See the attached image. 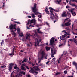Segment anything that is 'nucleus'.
Wrapping results in <instances>:
<instances>
[{
  "instance_id": "obj_1",
  "label": "nucleus",
  "mask_w": 77,
  "mask_h": 77,
  "mask_svg": "<svg viewBox=\"0 0 77 77\" xmlns=\"http://www.w3.org/2000/svg\"><path fill=\"white\" fill-rule=\"evenodd\" d=\"M49 9L50 10V12L51 13V14H52V15H53V16H52L51 14L50 18L51 20H53V19H54V14H55V15L56 17H57V19H58L59 18V17H58V16H57V14H56V13H55V12H54V11H55V12H58L59 11L56 10H53V8H52L51 7H49Z\"/></svg>"
},
{
  "instance_id": "obj_2",
  "label": "nucleus",
  "mask_w": 77,
  "mask_h": 77,
  "mask_svg": "<svg viewBox=\"0 0 77 77\" xmlns=\"http://www.w3.org/2000/svg\"><path fill=\"white\" fill-rule=\"evenodd\" d=\"M32 11L34 12V14H35V15H36V14H39L40 15H38V17L39 18H42V14L40 13L37 12V9H36V4H34V7L32 8Z\"/></svg>"
},
{
  "instance_id": "obj_3",
  "label": "nucleus",
  "mask_w": 77,
  "mask_h": 77,
  "mask_svg": "<svg viewBox=\"0 0 77 77\" xmlns=\"http://www.w3.org/2000/svg\"><path fill=\"white\" fill-rule=\"evenodd\" d=\"M69 35V34H64V36L62 37V40L64 42H66V38H69V36H68Z\"/></svg>"
},
{
  "instance_id": "obj_4",
  "label": "nucleus",
  "mask_w": 77,
  "mask_h": 77,
  "mask_svg": "<svg viewBox=\"0 0 77 77\" xmlns=\"http://www.w3.org/2000/svg\"><path fill=\"white\" fill-rule=\"evenodd\" d=\"M40 29H41V28H39L38 29H36L35 30V34L34 35V36H37L38 37V34H37V33L36 32V31L37 30V33H43V32H41V31H40Z\"/></svg>"
},
{
  "instance_id": "obj_5",
  "label": "nucleus",
  "mask_w": 77,
  "mask_h": 77,
  "mask_svg": "<svg viewBox=\"0 0 77 77\" xmlns=\"http://www.w3.org/2000/svg\"><path fill=\"white\" fill-rule=\"evenodd\" d=\"M9 28L10 30H12L13 29L11 32H15V31L17 30V29L15 28V25H11L10 26H9Z\"/></svg>"
},
{
  "instance_id": "obj_6",
  "label": "nucleus",
  "mask_w": 77,
  "mask_h": 77,
  "mask_svg": "<svg viewBox=\"0 0 77 77\" xmlns=\"http://www.w3.org/2000/svg\"><path fill=\"white\" fill-rule=\"evenodd\" d=\"M65 20H67V21H69V22H66L65 23V25L66 26H71V23L69 22H71V20H70L69 19L66 18L65 19Z\"/></svg>"
},
{
  "instance_id": "obj_7",
  "label": "nucleus",
  "mask_w": 77,
  "mask_h": 77,
  "mask_svg": "<svg viewBox=\"0 0 77 77\" xmlns=\"http://www.w3.org/2000/svg\"><path fill=\"white\" fill-rule=\"evenodd\" d=\"M16 71L17 72L18 74H19V75L20 77L22 76V74H23V75H25L26 74V72L23 71H21V70L18 69L16 70Z\"/></svg>"
},
{
  "instance_id": "obj_8",
  "label": "nucleus",
  "mask_w": 77,
  "mask_h": 77,
  "mask_svg": "<svg viewBox=\"0 0 77 77\" xmlns=\"http://www.w3.org/2000/svg\"><path fill=\"white\" fill-rule=\"evenodd\" d=\"M31 73V74H33L34 73V75H37L38 74V72L36 71H35L34 72V70H33V68H31V70L29 71Z\"/></svg>"
},
{
  "instance_id": "obj_9",
  "label": "nucleus",
  "mask_w": 77,
  "mask_h": 77,
  "mask_svg": "<svg viewBox=\"0 0 77 77\" xmlns=\"http://www.w3.org/2000/svg\"><path fill=\"white\" fill-rule=\"evenodd\" d=\"M35 47L38 46V45H39V42H40L41 41V40H38L37 38H36L35 40Z\"/></svg>"
},
{
  "instance_id": "obj_10",
  "label": "nucleus",
  "mask_w": 77,
  "mask_h": 77,
  "mask_svg": "<svg viewBox=\"0 0 77 77\" xmlns=\"http://www.w3.org/2000/svg\"><path fill=\"white\" fill-rule=\"evenodd\" d=\"M54 37H53L51 38L50 41V44L51 45L54 44Z\"/></svg>"
},
{
  "instance_id": "obj_11",
  "label": "nucleus",
  "mask_w": 77,
  "mask_h": 77,
  "mask_svg": "<svg viewBox=\"0 0 77 77\" xmlns=\"http://www.w3.org/2000/svg\"><path fill=\"white\" fill-rule=\"evenodd\" d=\"M30 24H32L33 23V24H36V20H35V19H33L31 20V21H30Z\"/></svg>"
},
{
  "instance_id": "obj_12",
  "label": "nucleus",
  "mask_w": 77,
  "mask_h": 77,
  "mask_svg": "<svg viewBox=\"0 0 77 77\" xmlns=\"http://www.w3.org/2000/svg\"><path fill=\"white\" fill-rule=\"evenodd\" d=\"M74 9H75V8H73L70 11V12L72 13V15L73 16H75V15H76V13L74 11Z\"/></svg>"
},
{
  "instance_id": "obj_13",
  "label": "nucleus",
  "mask_w": 77,
  "mask_h": 77,
  "mask_svg": "<svg viewBox=\"0 0 77 77\" xmlns=\"http://www.w3.org/2000/svg\"><path fill=\"white\" fill-rule=\"evenodd\" d=\"M51 57H54V54L55 53V51H53L52 48H51Z\"/></svg>"
},
{
  "instance_id": "obj_14",
  "label": "nucleus",
  "mask_w": 77,
  "mask_h": 77,
  "mask_svg": "<svg viewBox=\"0 0 77 77\" xmlns=\"http://www.w3.org/2000/svg\"><path fill=\"white\" fill-rule=\"evenodd\" d=\"M55 3L57 4H60L61 0H54Z\"/></svg>"
},
{
  "instance_id": "obj_15",
  "label": "nucleus",
  "mask_w": 77,
  "mask_h": 77,
  "mask_svg": "<svg viewBox=\"0 0 77 77\" xmlns=\"http://www.w3.org/2000/svg\"><path fill=\"white\" fill-rule=\"evenodd\" d=\"M31 36H32V35L29 34H27L26 35V39H29V38H30V37H31Z\"/></svg>"
},
{
  "instance_id": "obj_16",
  "label": "nucleus",
  "mask_w": 77,
  "mask_h": 77,
  "mask_svg": "<svg viewBox=\"0 0 77 77\" xmlns=\"http://www.w3.org/2000/svg\"><path fill=\"white\" fill-rule=\"evenodd\" d=\"M25 66V64H23L21 66V69H22V70H24V71H25L26 70V69H25V67L24 66Z\"/></svg>"
},
{
  "instance_id": "obj_17",
  "label": "nucleus",
  "mask_w": 77,
  "mask_h": 77,
  "mask_svg": "<svg viewBox=\"0 0 77 77\" xmlns=\"http://www.w3.org/2000/svg\"><path fill=\"white\" fill-rule=\"evenodd\" d=\"M61 16L62 17H66L67 16V13L66 12H64L62 14Z\"/></svg>"
},
{
  "instance_id": "obj_18",
  "label": "nucleus",
  "mask_w": 77,
  "mask_h": 77,
  "mask_svg": "<svg viewBox=\"0 0 77 77\" xmlns=\"http://www.w3.org/2000/svg\"><path fill=\"white\" fill-rule=\"evenodd\" d=\"M71 1H72V2H73L74 1L73 0H70V1L69 3L70 4V5H71V6H75V4H71Z\"/></svg>"
},
{
  "instance_id": "obj_19",
  "label": "nucleus",
  "mask_w": 77,
  "mask_h": 77,
  "mask_svg": "<svg viewBox=\"0 0 77 77\" xmlns=\"http://www.w3.org/2000/svg\"><path fill=\"white\" fill-rule=\"evenodd\" d=\"M65 44V42H64L63 41V43L62 44L59 45V47H62V46H63V45H64Z\"/></svg>"
},
{
  "instance_id": "obj_20",
  "label": "nucleus",
  "mask_w": 77,
  "mask_h": 77,
  "mask_svg": "<svg viewBox=\"0 0 77 77\" xmlns=\"http://www.w3.org/2000/svg\"><path fill=\"white\" fill-rule=\"evenodd\" d=\"M73 65H75V66L76 68V69H77V63H76L75 62H73Z\"/></svg>"
},
{
  "instance_id": "obj_21",
  "label": "nucleus",
  "mask_w": 77,
  "mask_h": 77,
  "mask_svg": "<svg viewBox=\"0 0 77 77\" xmlns=\"http://www.w3.org/2000/svg\"><path fill=\"white\" fill-rule=\"evenodd\" d=\"M34 69H35V70H39V68L38 66H36L33 67Z\"/></svg>"
},
{
  "instance_id": "obj_22",
  "label": "nucleus",
  "mask_w": 77,
  "mask_h": 77,
  "mask_svg": "<svg viewBox=\"0 0 77 77\" xmlns=\"http://www.w3.org/2000/svg\"><path fill=\"white\" fill-rule=\"evenodd\" d=\"M11 34L13 35V37H15V36H16V33L14 32H13L11 33Z\"/></svg>"
},
{
  "instance_id": "obj_23",
  "label": "nucleus",
  "mask_w": 77,
  "mask_h": 77,
  "mask_svg": "<svg viewBox=\"0 0 77 77\" xmlns=\"http://www.w3.org/2000/svg\"><path fill=\"white\" fill-rule=\"evenodd\" d=\"M12 67L11 66H9L8 70L10 72H11L12 71Z\"/></svg>"
},
{
  "instance_id": "obj_24",
  "label": "nucleus",
  "mask_w": 77,
  "mask_h": 77,
  "mask_svg": "<svg viewBox=\"0 0 77 77\" xmlns=\"http://www.w3.org/2000/svg\"><path fill=\"white\" fill-rule=\"evenodd\" d=\"M45 48L47 51H48V50H50V48L49 47H45Z\"/></svg>"
},
{
  "instance_id": "obj_25",
  "label": "nucleus",
  "mask_w": 77,
  "mask_h": 77,
  "mask_svg": "<svg viewBox=\"0 0 77 77\" xmlns=\"http://www.w3.org/2000/svg\"><path fill=\"white\" fill-rule=\"evenodd\" d=\"M67 54V52L66 51H64L63 52V54L62 55V56H63V55H66Z\"/></svg>"
},
{
  "instance_id": "obj_26",
  "label": "nucleus",
  "mask_w": 77,
  "mask_h": 77,
  "mask_svg": "<svg viewBox=\"0 0 77 77\" xmlns=\"http://www.w3.org/2000/svg\"><path fill=\"white\" fill-rule=\"evenodd\" d=\"M45 11L48 14H49V11H48V10L47 9V8H46L45 9Z\"/></svg>"
},
{
  "instance_id": "obj_27",
  "label": "nucleus",
  "mask_w": 77,
  "mask_h": 77,
  "mask_svg": "<svg viewBox=\"0 0 77 77\" xmlns=\"http://www.w3.org/2000/svg\"><path fill=\"white\" fill-rule=\"evenodd\" d=\"M72 55L73 56H76V54L75 52H72Z\"/></svg>"
},
{
  "instance_id": "obj_28",
  "label": "nucleus",
  "mask_w": 77,
  "mask_h": 77,
  "mask_svg": "<svg viewBox=\"0 0 77 77\" xmlns=\"http://www.w3.org/2000/svg\"><path fill=\"white\" fill-rule=\"evenodd\" d=\"M42 19H40L39 18H38V21H39L40 22H41V23H42Z\"/></svg>"
},
{
  "instance_id": "obj_29",
  "label": "nucleus",
  "mask_w": 77,
  "mask_h": 77,
  "mask_svg": "<svg viewBox=\"0 0 77 77\" xmlns=\"http://www.w3.org/2000/svg\"><path fill=\"white\" fill-rule=\"evenodd\" d=\"M17 74L15 76V77H20V75L19 74V73H18V72H17Z\"/></svg>"
},
{
  "instance_id": "obj_30",
  "label": "nucleus",
  "mask_w": 77,
  "mask_h": 77,
  "mask_svg": "<svg viewBox=\"0 0 77 77\" xmlns=\"http://www.w3.org/2000/svg\"><path fill=\"white\" fill-rule=\"evenodd\" d=\"M27 60L25 58L23 60V61H22V63H23V62H26L27 61Z\"/></svg>"
},
{
  "instance_id": "obj_31",
  "label": "nucleus",
  "mask_w": 77,
  "mask_h": 77,
  "mask_svg": "<svg viewBox=\"0 0 77 77\" xmlns=\"http://www.w3.org/2000/svg\"><path fill=\"white\" fill-rule=\"evenodd\" d=\"M19 35L20 36L22 37V36H23V34L22 33H19Z\"/></svg>"
},
{
  "instance_id": "obj_32",
  "label": "nucleus",
  "mask_w": 77,
  "mask_h": 77,
  "mask_svg": "<svg viewBox=\"0 0 77 77\" xmlns=\"http://www.w3.org/2000/svg\"><path fill=\"white\" fill-rule=\"evenodd\" d=\"M61 57H60L59 58L58 61V63H60V60H61Z\"/></svg>"
},
{
  "instance_id": "obj_33",
  "label": "nucleus",
  "mask_w": 77,
  "mask_h": 77,
  "mask_svg": "<svg viewBox=\"0 0 77 77\" xmlns=\"http://www.w3.org/2000/svg\"><path fill=\"white\" fill-rule=\"evenodd\" d=\"M14 69H18H18H19V68H18L17 67V65H15V66L14 67Z\"/></svg>"
},
{
  "instance_id": "obj_34",
  "label": "nucleus",
  "mask_w": 77,
  "mask_h": 77,
  "mask_svg": "<svg viewBox=\"0 0 77 77\" xmlns=\"http://www.w3.org/2000/svg\"><path fill=\"white\" fill-rule=\"evenodd\" d=\"M6 66L5 65H4V66H1V68H6Z\"/></svg>"
},
{
  "instance_id": "obj_35",
  "label": "nucleus",
  "mask_w": 77,
  "mask_h": 77,
  "mask_svg": "<svg viewBox=\"0 0 77 77\" xmlns=\"http://www.w3.org/2000/svg\"><path fill=\"white\" fill-rule=\"evenodd\" d=\"M34 25H35V24H34L33 25H30L29 27H34Z\"/></svg>"
},
{
  "instance_id": "obj_36",
  "label": "nucleus",
  "mask_w": 77,
  "mask_h": 77,
  "mask_svg": "<svg viewBox=\"0 0 77 77\" xmlns=\"http://www.w3.org/2000/svg\"><path fill=\"white\" fill-rule=\"evenodd\" d=\"M14 65V64L13 63H11L10 64V66H11V67H12V66Z\"/></svg>"
},
{
  "instance_id": "obj_37",
  "label": "nucleus",
  "mask_w": 77,
  "mask_h": 77,
  "mask_svg": "<svg viewBox=\"0 0 77 77\" xmlns=\"http://www.w3.org/2000/svg\"><path fill=\"white\" fill-rule=\"evenodd\" d=\"M9 55L10 56H13V55H14V52H13L12 53L9 54Z\"/></svg>"
},
{
  "instance_id": "obj_38",
  "label": "nucleus",
  "mask_w": 77,
  "mask_h": 77,
  "mask_svg": "<svg viewBox=\"0 0 77 77\" xmlns=\"http://www.w3.org/2000/svg\"><path fill=\"white\" fill-rule=\"evenodd\" d=\"M48 43H47L46 44H44L43 45H41L42 46H44V45H48Z\"/></svg>"
},
{
  "instance_id": "obj_39",
  "label": "nucleus",
  "mask_w": 77,
  "mask_h": 77,
  "mask_svg": "<svg viewBox=\"0 0 77 77\" xmlns=\"http://www.w3.org/2000/svg\"><path fill=\"white\" fill-rule=\"evenodd\" d=\"M65 29H67L66 30H70L69 29V28L67 27L65 28Z\"/></svg>"
},
{
  "instance_id": "obj_40",
  "label": "nucleus",
  "mask_w": 77,
  "mask_h": 77,
  "mask_svg": "<svg viewBox=\"0 0 77 77\" xmlns=\"http://www.w3.org/2000/svg\"><path fill=\"white\" fill-rule=\"evenodd\" d=\"M55 59H56V58H54L52 59V62H55Z\"/></svg>"
},
{
  "instance_id": "obj_41",
  "label": "nucleus",
  "mask_w": 77,
  "mask_h": 77,
  "mask_svg": "<svg viewBox=\"0 0 77 77\" xmlns=\"http://www.w3.org/2000/svg\"><path fill=\"white\" fill-rule=\"evenodd\" d=\"M32 18H35V15H34V14H32Z\"/></svg>"
},
{
  "instance_id": "obj_42",
  "label": "nucleus",
  "mask_w": 77,
  "mask_h": 77,
  "mask_svg": "<svg viewBox=\"0 0 77 77\" xmlns=\"http://www.w3.org/2000/svg\"><path fill=\"white\" fill-rule=\"evenodd\" d=\"M15 23H17V24H21V23L20 22H15Z\"/></svg>"
},
{
  "instance_id": "obj_43",
  "label": "nucleus",
  "mask_w": 77,
  "mask_h": 77,
  "mask_svg": "<svg viewBox=\"0 0 77 77\" xmlns=\"http://www.w3.org/2000/svg\"><path fill=\"white\" fill-rule=\"evenodd\" d=\"M1 45L2 46V45H3L2 44H4V41L3 40H2V42L1 43Z\"/></svg>"
},
{
  "instance_id": "obj_44",
  "label": "nucleus",
  "mask_w": 77,
  "mask_h": 77,
  "mask_svg": "<svg viewBox=\"0 0 77 77\" xmlns=\"http://www.w3.org/2000/svg\"><path fill=\"white\" fill-rule=\"evenodd\" d=\"M25 67H26V68H27V69H29V68L28 66H26V65H25Z\"/></svg>"
},
{
  "instance_id": "obj_45",
  "label": "nucleus",
  "mask_w": 77,
  "mask_h": 77,
  "mask_svg": "<svg viewBox=\"0 0 77 77\" xmlns=\"http://www.w3.org/2000/svg\"><path fill=\"white\" fill-rule=\"evenodd\" d=\"M46 24L49 27H50V25H49V23L47 22H46Z\"/></svg>"
},
{
  "instance_id": "obj_46",
  "label": "nucleus",
  "mask_w": 77,
  "mask_h": 77,
  "mask_svg": "<svg viewBox=\"0 0 77 77\" xmlns=\"http://www.w3.org/2000/svg\"><path fill=\"white\" fill-rule=\"evenodd\" d=\"M65 25L64 23H63L62 25V26L63 27H65Z\"/></svg>"
},
{
  "instance_id": "obj_47",
  "label": "nucleus",
  "mask_w": 77,
  "mask_h": 77,
  "mask_svg": "<svg viewBox=\"0 0 77 77\" xmlns=\"http://www.w3.org/2000/svg\"><path fill=\"white\" fill-rule=\"evenodd\" d=\"M68 16L69 17H71V14L70 13L68 14Z\"/></svg>"
},
{
  "instance_id": "obj_48",
  "label": "nucleus",
  "mask_w": 77,
  "mask_h": 77,
  "mask_svg": "<svg viewBox=\"0 0 77 77\" xmlns=\"http://www.w3.org/2000/svg\"><path fill=\"white\" fill-rule=\"evenodd\" d=\"M64 74H67V71H65L64 72Z\"/></svg>"
},
{
  "instance_id": "obj_49",
  "label": "nucleus",
  "mask_w": 77,
  "mask_h": 77,
  "mask_svg": "<svg viewBox=\"0 0 77 77\" xmlns=\"http://www.w3.org/2000/svg\"><path fill=\"white\" fill-rule=\"evenodd\" d=\"M60 74V72H57L56 73V75H59V74Z\"/></svg>"
},
{
  "instance_id": "obj_50",
  "label": "nucleus",
  "mask_w": 77,
  "mask_h": 77,
  "mask_svg": "<svg viewBox=\"0 0 77 77\" xmlns=\"http://www.w3.org/2000/svg\"><path fill=\"white\" fill-rule=\"evenodd\" d=\"M17 31L18 32H20V29H17Z\"/></svg>"
},
{
  "instance_id": "obj_51",
  "label": "nucleus",
  "mask_w": 77,
  "mask_h": 77,
  "mask_svg": "<svg viewBox=\"0 0 77 77\" xmlns=\"http://www.w3.org/2000/svg\"><path fill=\"white\" fill-rule=\"evenodd\" d=\"M22 40L23 41H26V38H24L22 39Z\"/></svg>"
},
{
  "instance_id": "obj_52",
  "label": "nucleus",
  "mask_w": 77,
  "mask_h": 77,
  "mask_svg": "<svg viewBox=\"0 0 77 77\" xmlns=\"http://www.w3.org/2000/svg\"><path fill=\"white\" fill-rule=\"evenodd\" d=\"M44 51H42V55H44Z\"/></svg>"
},
{
  "instance_id": "obj_53",
  "label": "nucleus",
  "mask_w": 77,
  "mask_h": 77,
  "mask_svg": "<svg viewBox=\"0 0 77 77\" xmlns=\"http://www.w3.org/2000/svg\"><path fill=\"white\" fill-rule=\"evenodd\" d=\"M41 25H37L36 26L37 27H39V26H41Z\"/></svg>"
},
{
  "instance_id": "obj_54",
  "label": "nucleus",
  "mask_w": 77,
  "mask_h": 77,
  "mask_svg": "<svg viewBox=\"0 0 77 77\" xmlns=\"http://www.w3.org/2000/svg\"><path fill=\"white\" fill-rule=\"evenodd\" d=\"M66 30H63V31H62V33H63V32H66Z\"/></svg>"
},
{
  "instance_id": "obj_55",
  "label": "nucleus",
  "mask_w": 77,
  "mask_h": 77,
  "mask_svg": "<svg viewBox=\"0 0 77 77\" xmlns=\"http://www.w3.org/2000/svg\"><path fill=\"white\" fill-rule=\"evenodd\" d=\"M69 40L70 41H73V40H72V39H69Z\"/></svg>"
},
{
  "instance_id": "obj_56",
  "label": "nucleus",
  "mask_w": 77,
  "mask_h": 77,
  "mask_svg": "<svg viewBox=\"0 0 77 77\" xmlns=\"http://www.w3.org/2000/svg\"><path fill=\"white\" fill-rule=\"evenodd\" d=\"M29 21H28V23H27V24H26L27 26H28V25L29 24Z\"/></svg>"
},
{
  "instance_id": "obj_57",
  "label": "nucleus",
  "mask_w": 77,
  "mask_h": 77,
  "mask_svg": "<svg viewBox=\"0 0 77 77\" xmlns=\"http://www.w3.org/2000/svg\"><path fill=\"white\" fill-rule=\"evenodd\" d=\"M49 62H50V61H48V62H47L46 63V64H48V63Z\"/></svg>"
},
{
  "instance_id": "obj_58",
  "label": "nucleus",
  "mask_w": 77,
  "mask_h": 77,
  "mask_svg": "<svg viewBox=\"0 0 77 77\" xmlns=\"http://www.w3.org/2000/svg\"><path fill=\"white\" fill-rule=\"evenodd\" d=\"M28 17L29 18H31V16H28Z\"/></svg>"
},
{
  "instance_id": "obj_59",
  "label": "nucleus",
  "mask_w": 77,
  "mask_h": 77,
  "mask_svg": "<svg viewBox=\"0 0 77 77\" xmlns=\"http://www.w3.org/2000/svg\"><path fill=\"white\" fill-rule=\"evenodd\" d=\"M14 50H15V47H14L13 48V51H14Z\"/></svg>"
},
{
  "instance_id": "obj_60",
  "label": "nucleus",
  "mask_w": 77,
  "mask_h": 77,
  "mask_svg": "<svg viewBox=\"0 0 77 77\" xmlns=\"http://www.w3.org/2000/svg\"><path fill=\"white\" fill-rule=\"evenodd\" d=\"M27 77H30V75H27Z\"/></svg>"
},
{
  "instance_id": "obj_61",
  "label": "nucleus",
  "mask_w": 77,
  "mask_h": 77,
  "mask_svg": "<svg viewBox=\"0 0 77 77\" xmlns=\"http://www.w3.org/2000/svg\"><path fill=\"white\" fill-rule=\"evenodd\" d=\"M68 2H69L68 0H66V2L67 3H68Z\"/></svg>"
},
{
  "instance_id": "obj_62",
  "label": "nucleus",
  "mask_w": 77,
  "mask_h": 77,
  "mask_svg": "<svg viewBox=\"0 0 77 77\" xmlns=\"http://www.w3.org/2000/svg\"><path fill=\"white\" fill-rule=\"evenodd\" d=\"M29 64H31V63H31V62H29Z\"/></svg>"
},
{
  "instance_id": "obj_63",
  "label": "nucleus",
  "mask_w": 77,
  "mask_h": 77,
  "mask_svg": "<svg viewBox=\"0 0 77 77\" xmlns=\"http://www.w3.org/2000/svg\"><path fill=\"white\" fill-rule=\"evenodd\" d=\"M27 29H30V28L28 27H27Z\"/></svg>"
},
{
  "instance_id": "obj_64",
  "label": "nucleus",
  "mask_w": 77,
  "mask_h": 77,
  "mask_svg": "<svg viewBox=\"0 0 77 77\" xmlns=\"http://www.w3.org/2000/svg\"><path fill=\"white\" fill-rule=\"evenodd\" d=\"M75 38H77V36H75Z\"/></svg>"
}]
</instances>
